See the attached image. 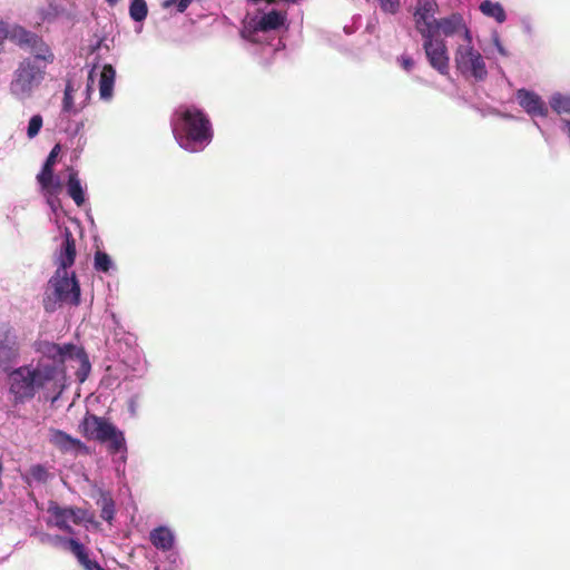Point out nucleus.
<instances>
[{
  "label": "nucleus",
  "mask_w": 570,
  "mask_h": 570,
  "mask_svg": "<svg viewBox=\"0 0 570 570\" xmlns=\"http://www.w3.org/2000/svg\"><path fill=\"white\" fill-rule=\"evenodd\" d=\"M116 71L111 65H105L99 80V94L105 100L112 97Z\"/></svg>",
  "instance_id": "nucleus-18"
},
{
  "label": "nucleus",
  "mask_w": 570,
  "mask_h": 570,
  "mask_svg": "<svg viewBox=\"0 0 570 570\" xmlns=\"http://www.w3.org/2000/svg\"><path fill=\"white\" fill-rule=\"evenodd\" d=\"M30 49L35 53L36 59H40L47 62L53 61V53L50 51L49 47L43 42V40L39 36L38 41H35Z\"/></svg>",
  "instance_id": "nucleus-25"
},
{
  "label": "nucleus",
  "mask_w": 570,
  "mask_h": 570,
  "mask_svg": "<svg viewBox=\"0 0 570 570\" xmlns=\"http://www.w3.org/2000/svg\"><path fill=\"white\" fill-rule=\"evenodd\" d=\"M47 511L53 518L55 527L69 534L75 533L73 528L69 524V521H71L69 507H60L58 502L50 500Z\"/></svg>",
  "instance_id": "nucleus-15"
},
{
  "label": "nucleus",
  "mask_w": 570,
  "mask_h": 570,
  "mask_svg": "<svg viewBox=\"0 0 570 570\" xmlns=\"http://www.w3.org/2000/svg\"><path fill=\"white\" fill-rule=\"evenodd\" d=\"M49 283L53 288V297L47 295L43 299V307L47 312H53L58 302L68 303L73 306L80 304V286L75 274L69 277L67 272L61 274L57 269Z\"/></svg>",
  "instance_id": "nucleus-5"
},
{
  "label": "nucleus",
  "mask_w": 570,
  "mask_h": 570,
  "mask_svg": "<svg viewBox=\"0 0 570 570\" xmlns=\"http://www.w3.org/2000/svg\"><path fill=\"white\" fill-rule=\"evenodd\" d=\"M129 14L130 18L136 21L140 22L146 19L148 14V8L145 0H132L129 6Z\"/></svg>",
  "instance_id": "nucleus-26"
},
{
  "label": "nucleus",
  "mask_w": 570,
  "mask_h": 570,
  "mask_svg": "<svg viewBox=\"0 0 570 570\" xmlns=\"http://www.w3.org/2000/svg\"><path fill=\"white\" fill-rule=\"evenodd\" d=\"M435 0H419L414 12L415 28L421 36L432 33L433 23H435V13L438 12Z\"/></svg>",
  "instance_id": "nucleus-10"
},
{
  "label": "nucleus",
  "mask_w": 570,
  "mask_h": 570,
  "mask_svg": "<svg viewBox=\"0 0 570 570\" xmlns=\"http://www.w3.org/2000/svg\"><path fill=\"white\" fill-rule=\"evenodd\" d=\"M73 107V97H72V88L71 85L68 83L66 86L65 92H63V110L70 111Z\"/></svg>",
  "instance_id": "nucleus-31"
},
{
  "label": "nucleus",
  "mask_w": 570,
  "mask_h": 570,
  "mask_svg": "<svg viewBox=\"0 0 570 570\" xmlns=\"http://www.w3.org/2000/svg\"><path fill=\"white\" fill-rule=\"evenodd\" d=\"M30 474L35 480H37L39 482L47 481V476H48L47 470L40 464L31 466Z\"/></svg>",
  "instance_id": "nucleus-30"
},
{
  "label": "nucleus",
  "mask_w": 570,
  "mask_h": 570,
  "mask_svg": "<svg viewBox=\"0 0 570 570\" xmlns=\"http://www.w3.org/2000/svg\"><path fill=\"white\" fill-rule=\"evenodd\" d=\"M19 356V346L11 326L0 325V370L9 371L11 364Z\"/></svg>",
  "instance_id": "nucleus-9"
},
{
  "label": "nucleus",
  "mask_w": 570,
  "mask_h": 570,
  "mask_svg": "<svg viewBox=\"0 0 570 570\" xmlns=\"http://www.w3.org/2000/svg\"><path fill=\"white\" fill-rule=\"evenodd\" d=\"M149 540L156 549L169 551L174 548L175 534L169 528L160 525L150 531Z\"/></svg>",
  "instance_id": "nucleus-17"
},
{
  "label": "nucleus",
  "mask_w": 570,
  "mask_h": 570,
  "mask_svg": "<svg viewBox=\"0 0 570 570\" xmlns=\"http://www.w3.org/2000/svg\"><path fill=\"white\" fill-rule=\"evenodd\" d=\"M12 38L17 41L19 46H27L29 48L32 46V43H35V41H38V36L36 33L28 31L21 27L13 29Z\"/></svg>",
  "instance_id": "nucleus-24"
},
{
  "label": "nucleus",
  "mask_w": 570,
  "mask_h": 570,
  "mask_svg": "<svg viewBox=\"0 0 570 570\" xmlns=\"http://www.w3.org/2000/svg\"><path fill=\"white\" fill-rule=\"evenodd\" d=\"M453 61L458 76L466 81L483 82L489 76L487 58L474 47L472 37L455 47Z\"/></svg>",
  "instance_id": "nucleus-3"
},
{
  "label": "nucleus",
  "mask_w": 570,
  "mask_h": 570,
  "mask_svg": "<svg viewBox=\"0 0 570 570\" xmlns=\"http://www.w3.org/2000/svg\"><path fill=\"white\" fill-rule=\"evenodd\" d=\"M109 4H115L118 0H106Z\"/></svg>",
  "instance_id": "nucleus-37"
},
{
  "label": "nucleus",
  "mask_w": 570,
  "mask_h": 570,
  "mask_svg": "<svg viewBox=\"0 0 570 570\" xmlns=\"http://www.w3.org/2000/svg\"><path fill=\"white\" fill-rule=\"evenodd\" d=\"M43 73L36 61L31 59L23 60L14 72L11 91L22 99L29 97L33 88L43 79Z\"/></svg>",
  "instance_id": "nucleus-6"
},
{
  "label": "nucleus",
  "mask_w": 570,
  "mask_h": 570,
  "mask_svg": "<svg viewBox=\"0 0 570 570\" xmlns=\"http://www.w3.org/2000/svg\"><path fill=\"white\" fill-rule=\"evenodd\" d=\"M101 508L100 517L111 523L116 512L115 501L108 492H101L100 499L97 502Z\"/></svg>",
  "instance_id": "nucleus-22"
},
{
  "label": "nucleus",
  "mask_w": 570,
  "mask_h": 570,
  "mask_svg": "<svg viewBox=\"0 0 570 570\" xmlns=\"http://www.w3.org/2000/svg\"><path fill=\"white\" fill-rule=\"evenodd\" d=\"M422 38L423 49L431 67L443 76L449 75L450 58L448 55L445 41L441 38L432 36V33L422 36Z\"/></svg>",
  "instance_id": "nucleus-7"
},
{
  "label": "nucleus",
  "mask_w": 570,
  "mask_h": 570,
  "mask_svg": "<svg viewBox=\"0 0 570 570\" xmlns=\"http://www.w3.org/2000/svg\"><path fill=\"white\" fill-rule=\"evenodd\" d=\"M60 541H65L68 546V549L72 552V554L77 558L79 563L85 568V570H105L97 561L90 560L86 548L82 543L73 538L63 539L58 537Z\"/></svg>",
  "instance_id": "nucleus-16"
},
{
  "label": "nucleus",
  "mask_w": 570,
  "mask_h": 570,
  "mask_svg": "<svg viewBox=\"0 0 570 570\" xmlns=\"http://www.w3.org/2000/svg\"><path fill=\"white\" fill-rule=\"evenodd\" d=\"M284 20L285 17L281 12L273 10L259 19L257 27L262 31L275 30L284 23Z\"/></svg>",
  "instance_id": "nucleus-20"
},
{
  "label": "nucleus",
  "mask_w": 570,
  "mask_h": 570,
  "mask_svg": "<svg viewBox=\"0 0 570 570\" xmlns=\"http://www.w3.org/2000/svg\"><path fill=\"white\" fill-rule=\"evenodd\" d=\"M60 149L61 147L59 144H57L51 149L43 164L41 171L37 176V180L40 184L41 188L51 194L58 193L61 189L60 183L58 180L53 181V166L56 164V159L60 153Z\"/></svg>",
  "instance_id": "nucleus-11"
},
{
  "label": "nucleus",
  "mask_w": 570,
  "mask_h": 570,
  "mask_svg": "<svg viewBox=\"0 0 570 570\" xmlns=\"http://www.w3.org/2000/svg\"><path fill=\"white\" fill-rule=\"evenodd\" d=\"M381 1V8L385 12L394 13L396 12L400 1L399 0H380Z\"/></svg>",
  "instance_id": "nucleus-32"
},
{
  "label": "nucleus",
  "mask_w": 570,
  "mask_h": 570,
  "mask_svg": "<svg viewBox=\"0 0 570 570\" xmlns=\"http://www.w3.org/2000/svg\"><path fill=\"white\" fill-rule=\"evenodd\" d=\"M480 10L483 14L494 18L499 23H502L505 21L507 16H505L504 9L498 2L484 0L480 4Z\"/></svg>",
  "instance_id": "nucleus-21"
},
{
  "label": "nucleus",
  "mask_w": 570,
  "mask_h": 570,
  "mask_svg": "<svg viewBox=\"0 0 570 570\" xmlns=\"http://www.w3.org/2000/svg\"><path fill=\"white\" fill-rule=\"evenodd\" d=\"M401 65L406 70L410 71L412 67L414 66V61L409 56H402L401 57Z\"/></svg>",
  "instance_id": "nucleus-33"
},
{
  "label": "nucleus",
  "mask_w": 570,
  "mask_h": 570,
  "mask_svg": "<svg viewBox=\"0 0 570 570\" xmlns=\"http://www.w3.org/2000/svg\"><path fill=\"white\" fill-rule=\"evenodd\" d=\"M71 521L75 524H81L82 522L94 523V515L89 514L87 510L78 507H69Z\"/></svg>",
  "instance_id": "nucleus-27"
},
{
  "label": "nucleus",
  "mask_w": 570,
  "mask_h": 570,
  "mask_svg": "<svg viewBox=\"0 0 570 570\" xmlns=\"http://www.w3.org/2000/svg\"><path fill=\"white\" fill-rule=\"evenodd\" d=\"M550 106L558 115H570V95L557 92L550 98Z\"/></svg>",
  "instance_id": "nucleus-23"
},
{
  "label": "nucleus",
  "mask_w": 570,
  "mask_h": 570,
  "mask_svg": "<svg viewBox=\"0 0 570 570\" xmlns=\"http://www.w3.org/2000/svg\"><path fill=\"white\" fill-rule=\"evenodd\" d=\"M567 128H568V135L570 137V120L566 121Z\"/></svg>",
  "instance_id": "nucleus-36"
},
{
  "label": "nucleus",
  "mask_w": 570,
  "mask_h": 570,
  "mask_svg": "<svg viewBox=\"0 0 570 570\" xmlns=\"http://www.w3.org/2000/svg\"><path fill=\"white\" fill-rule=\"evenodd\" d=\"M170 126L179 146L188 151H197L213 139L208 117L195 106H179L171 117Z\"/></svg>",
  "instance_id": "nucleus-2"
},
{
  "label": "nucleus",
  "mask_w": 570,
  "mask_h": 570,
  "mask_svg": "<svg viewBox=\"0 0 570 570\" xmlns=\"http://www.w3.org/2000/svg\"><path fill=\"white\" fill-rule=\"evenodd\" d=\"M67 190L68 195L78 206H81L85 203V193L78 177V173L73 169H70L69 173Z\"/></svg>",
  "instance_id": "nucleus-19"
},
{
  "label": "nucleus",
  "mask_w": 570,
  "mask_h": 570,
  "mask_svg": "<svg viewBox=\"0 0 570 570\" xmlns=\"http://www.w3.org/2000/svg\"><path fill=\"white\" fill-rule=\"evenodd\" d=\"M51 443L62 452L88 453V448L85 443L60 430L52 432Z\"/></svg>",
  "instance_id": "nucleus-13"
},
{
  "label": "nucleus",
  "mask_w": 570,
  "mask_h": 570,
  "mask_svg": "<svg viewBox=\"0 0 570 570\" xmlns=\"http://www.w3.org/2000/svg\"><path fill=\"white\" fill-rule=\"evenodd\" d=\"M519 105L532 117H547L548 108L539 95L527 89L517 91Z\"/></svg>",
  "instance_id": "nucleus-12"
},
{
  "label": "nucleus",
  "mask_w": 570,
  "mask_h": 570,
  "mask_svg": "<svg viewBox=\"0 0 570 570\" xmlns=\"http://www.w3.org/2000/svg\"><path fill=\"white\" fill-rule=\"evenodd\" d=\"M76 253V240L72 233L66 228L63 242L58 256V269L60 272H67V268L73 265Z\"/></svg>",
  "instance_id": "nucleus-14"
},
{
  "label": "nucleus",
  "mask_w": 570,
  "mask_h": 570,
  "mask_svg": "<svg viewBox=\"0 0 570 570\" xmlns=\"http://www.w3.org/2000/svg\"><path fill=\"white\" fill-rule=\"evenodd\" d=\"M79 429L82 435L89 440H96L100 443L108 442V451L111 454L126 452L127 450L124 432L105 417L87 414Z\"/></svg>",
  "instance_id": "nucleus-4"
},
{
  "label": "nucleus",
  "mask_w": 570,
  "mask_h": 570,
  "mask_svg": "<svg viewBox=\"0 0 570 570\" xmlns=\"http://www.w3.org/2000/svg\"><path fill=\"white\" fill-rule=\"evenodd\" d=\"M3 470H4L3 464L0 461V490L3 488V482H2Z\"/></svg>",
  "instance_id": "nucleus-35"
},
{
  "label": "nucleus",
  "mask_w": 570,
  "mask_h": 570,
  "mask_svg": "<svg viewBox=\"0 0 570 570\" xmlns=\"http://www.w3.org/2000/svg\"><path fill=\"white\" fill-rule=\"evenodd\" d=\"M190 2H191V0H179V2L177 4V10L179 12H184L188 8Z\"/></svg>",
  "instance_id": "nucleus-34"
},
{
  "label": "nucleus",
  "mask_w": 570,
  "mask_h": 570,
  "mask_svg": "<svg viewBox=\"0 0 570 570\" xmlns=\"http://www.w3.org/2000/svg\"><path fill=\"white\" fill-rule=\"evenodd\" d=\"M42 117L40 115H35L31 117V119L29 120V125H28V129H27V135L28 137L31 139V138H35L41 127H42Z\"/></svg>",
  "instance_id": "nucleus-29"
},
{
  "label": "nucleus",
  "mask_w": 570,
  "mask_h": 570,
  "mask_svg": "<svg viewBox=\"0 0 570 570\" xmlns=\"http://www.w3.org/2000/svg\"><path fill=\"white\" fill-rule=\"evenodd\" d=\"M37 351L42 357L35 366L22 365L8 374L9 393L14 404L32 400L39 391L46 400L56 401L65 387L66 360L86 357L83 350L70 343L41 342Z\"/></svg>",
  "instance_id": "nucleus-1"
},
{
  "label": "nucleus",
  "mask_w": 570,
  "mask_h": 570,
  "mask_svg": "<svg viewBox=\"0 0 570 570\" xmlns=\"http://www.w3.org/2000/svg\"><path fill=\"white\" fill-rule=\"evenodd\" d=\"M432 36L442 33L445 37L461 36L462 41L471 40L472 32L468 28L463 17L460 13H452L449 17L436 19L433 23Z\"/></svg>",
  "instance_id": "nucleus-8"
},
{
  "label": "nucleus",
  "mask_w": 570,
  "mask_h": 570,
  "mask_svg": "<svg viewBox=\"0 0 570 570\" xmlns=\"http://www.w3.org/2000/svg\"><path fill=\"white\" fill-rule=\"evenodd\" d=\"M111 267V259L108 254L98 250L95 254V268L99 272H108Z\"/></svg>",
  "instance_id": "nucleus-28"
}]
</instances>
